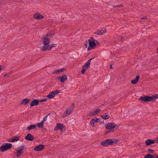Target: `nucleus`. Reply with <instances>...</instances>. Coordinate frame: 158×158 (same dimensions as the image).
Wrapping results in <instances>:
<instances>
[{
	"instance_id": "1",
	"label": "nucleus",
	"mask_w": 158,
	"mask_h": 158,
	"mask_svg": "<svg viewBox=\"0 0 158 158\" xmlns=\"http://www.w3.org/2000/svg\"><path fill=\"white\" fill-rule=\"evenodd\" d=\"M41 40H43V43L44 45L42 49L43 51H46L47 49L50 50L52 47H55L56 45L55 44H51L50 45L49 44L50 42V40L49 38L44 37H42Z\"/></svg>"
},
{
	"instance_id": "2",
	"label": "nucleus",
	"mask_w": 158,
	"mask_h": 158,
	"mask_svg": "<svg viewBox=\"0 0 158 158\" xmlns=\"http://www.w3.org/2000/svg\"><path fill=\"white\" fill-rule=\"evenodd\" d=\"M90 39L88 40L89 47L88 48V50L89 51L92 49L95 48L96 47V45L95 43L96 40L94 39L93 37L90 38Z\"/></svg>"
},
{
	"instance_id": "3",
	"label": "nucleus",
	"mask_w": 158,
	"mask_h": 158,
	"mask_svg": "<svg viewBox=\"0 0 158 158\" xmlns=\"http://www.w3.org/2000/svg\"><path fill=\"white\" fill-rule=\"evenodd\" d=\"M12 145L10 143H5L2 144L0 147V152H3L10 149Z\"/></svg>"
},
{
	"instance_id": "4",
	"label": "nucleus",
	"mask_w": 158,
	"mask_h": 158,
	"mask_svg": "<svg viewBox=\"0 0 158 158\" xmlns=\"http://www.w3.org/2000/svg\"><path fill=\"white\" fill-rule=\"evenodd\" d=\"M75 107L74 104L73 103L70 107L67 109L62 115V117L64 118L65 116H67L69 115L73 111Z\"/></svg>"
},
{
	"instance_id": "5",
	"label": "nucleus",
	"mask_w": 158,
	"mask_h": 158,
	"mask_svg": "<svg viewBox=\"0 0 158 158\" xmlns=\"http://www.w3.org/2000/svg\"><path fill=\"white\" fill-rule=\"evenodd\" d=\"M116 127V124L113 123H109L105 125L106 128L110 130V131H113L114 128Z\"/></svg>"
},
{
	"instance_id": "6",
	"label": "nucleus",
	"mask_w": 158,
	"mask_h": 158,
	"mask_svg": "<svg viewBox=\"0 0 158 158\" xmlns=\"http://www.w3.org/2000/svg\"><path fill=\"white\" fill-rule=\"evenodd\" d=\"M59 129L62 132H64L65 130V127L63 124L57 123L54 128V130L57 131Z\"/></svg>"
},
{
	"instance_id": "7",
	"label": "nucleus",
	"mask_w": 158,
	"mask_h": 158,
	"mask_svg": "<svg viewBox=\"0 0 158 158\" xmlns=\"http://www.w3.org/2000/svg\"><path fill=\"white\" fill-rule=\"evenodd\" d=\"M60 92V91L58 89H56L54 91L50 92L47 97L49 99L53 98L55 96Z\"/></svg>"
},
{
	"instance_id": "8",
	"label": "nucleus",
	"mask_w": 158,
	"mask_h": 158,
	"mask_svg": "<svg viewBox=\"0 0 158 158\" xmlns=\"http://www.w3.org/2000/svg\"><path fill=\"white\" fill-rule=\"evenodd\" d=\"M112 139H108L101 142V145L104 147H107L109 145H112Z\"/></svg>"
},
{
	"instance_id": "9",
	"label": "nucleus",
	"mask_w": 158,
	"mask_h": 158,
	"mask_svg": "<svg viewBox=\"0 0 158 158\" xmlns=\"http://www.w3.org/2000/svg\"><path fill=\"white\" fill-rule=\"evenodd\" d=\"M152 98L151 96L146 95L144 97H141L139 99V100H141L144 102L152 101Z\"/></svg>"
},
{
	"instance_id": "10",
	"label": "nucleus",
	"mask_w": 158,
	"mask_h": 158,
	"mask_svg": "<svg viewBox=\"0 0 158 158\" xmlns=\"http://www.w3.org/2000/svg\"><path fill=\"white\" fill-rule=\"evenodd\" d=\"M45 148V146L43 144H40L36 146L34 148L35 151H40L43 150Z\"/></svg>"
},
{
	"instance_id": "11",
	"label": "nucleus",
	"mask_w": 158,
	"mask_h": 158,
	"mask_svg": "<svg viewBox=\"0 0 158 158\" xmlns=\"http://www.w3.org/2000/svg\"><path fill=\"white\" fill-rule=\"evenodd\" d=\"M25 138L26 139L30 141H32L34 139V138L32 136V135L28 133L26 136L25 137Z\"/></svg>"
},
{
	"instance_id": "12",
	"label": "nucleus",
	"mask_w": 158,
	"mask_h": 158,
	"mask_svg": "<svg viewBox=\"0 0 158 158\" xmlns=\"http://www.w3.org/2000/svg\"><path fill=\"white\" fill-rule=\"evenodd\" d=\"M33 17L34 18L36 19H41L44 18V16L41 15L40 13H36L34 14Z\"/></svg>"
},
{
	"instance_id": "13",
	"label": "nucleus",
	"mask_w": 158,
	"mask_h": 158,
	"mask_svg": "<svg viewBox=\"0 0 158 158\" xmlns=\"http://www.w3.org/2000/svg\"><path fill=\"white\" fill-rule=\"evenodd\" d=\"M101 111V110L100 109H98L96 110L93 111L90 113L89 114V115L91 116L97 114Z\"/></svg>"
},
{
	"instance_id": "14",
	"label": "nucleus",
	"mask_w": 158,
	"mask_h": 158,
	"mask_svg": "<svg viewBox=\"0 0 158 158\" xmlns=\"http://www.w3.org/2000/svg\"><path fill=\"white\" fill-rule=\"evenodd\" d=\"M39 101L38 99H34L31 102L30 106L32 107L35 106H37L39 104Z\"/></svg>"
},
{
	"instance_id": "15",
	"label": "nucleus",
	"mask_w": 158,
	"mask_h": 158,
	"mask_svg": "<svg viewBox=\"0 0 158 158\" xmlns=\"http://www.w3.org/2000/svg\"><path fill=\"white\" fill-rule=\"evenodd\" d=\"M106 32V29L104 28L101 30L98 31L97 32H94L95 34H97L99 35H102L105 34Z\"/></svg>"
},
{
	"instance_id": "16",
	"label": "nucleus",
	"mask_w": 158,
	"mask_h": 158,
	"mask_svg": "<svg viewBox=\"0 0 158 158\" xmlns=\"http://www.w3.org/2000/svg\"><path fill=\"white\" fill-rule=\"evenodd\" d=\"M20 136H16L13 137V138L11 139H9L8 141L11 142H15L19 140Z\"/></svg>"
},
{
	"instance_id": "17",
	"label": "nucleus",
	"mask_w": 158,
	"mask_h": 158,
	"mask_svg": "<svg viewBox=\"0 0 158 158\" xmlns=\"http://www.w3.org/2000/svg\"><path fill=\"white\" fill-rule=\"evenodd\" d=\"M154 143V140L153 139H148L145 142V144L147 146H148L151 144H153Z\"/></svg>"
},
{
	"instance_id": "18",
	"label": "nucleus",
	"mask_w": 158,
	"mask_h": 158,
	"mask_svg": "<svg viewBox=\"0 0 158 158\" xmlns=\"http://www.w3.org/2000/svg\"><path fill=\"white\" fill-rule=\"evenodd\" d=\"M30 99L28 98H25L23 99L21 103V104L25 106L29 103L30 102Z\"/></svg>"
},
{
	"instance_id": "19",
	"label": "nucleus",
	"mask_w": 158,
	"mask_h": 158,
	"mask_svg": "<svg viewBox=\"0 0 158 158\" xmlns=\"http://www.w3.org/2000/svg\"><path fill=\"white\" fill-rule=\"evenodd\" d=\"M139 76L137 75L134 79L131 80V83L133 84H135L137 83L139 79Z\"/></svg>"
},
{
	"instance_id": "20",
	"label": "nucleus",
	"mask_w": 158,
	"mask_h": 158,
	"mask_svg": "<svg viewBox=\"0 0 158 158\" xmlns=\"http://www.w3.org/2000/svg\"><path fill=\"white\" fill-rule=\"evenodd\" d=\"M37 128L36 125H31L29 126H28L26 129L28 130L29 131L31 130L35 129H36Z\"/></svg>"
},
{
	"instance_id": "21",
	"label": "nucleus",
	"mask_w": 158,
	"mask_h": 158,
	"mask_svg": "<svg viewBox=\"0 0 158 158\" xmlns=\"http://www.w3.org/2000/svg\"><path fill=\"white\" fill-rule=\"evenodd\" d=\"M67 80V76L65 75H63L60 78V81L63 83L65 81Z\"/></svg>"
},
{
	"instance_id": "22",
	"label": "nucleus",
	"mask_w": 158,
	"mask_h": 158,
	"mask_svg": "<svg viewBox=\"0 0 158 158\" xmlns=\"http://www.w3.org/2000/svg\"><path fill=\"white\" fill-rule=\"evenodd\" d=\"M107 113H105V115H101V117L103 119H104L105 120H106L108 119L109 118V116H108V115L106 114Z\"/></svg>"
},
{
	"instance_id": "23",
	"label": "nucleus",
	"mask_w": 158,
	"mask_h": 158,
	"mask_svg": "<svg viewBox=\"0 0 158 158\" xmlns=\"http://www.w3.org/2000/svg\"><path fill=\"white\" fill-rule=\"evenodd\" d=\"M95 122H99L100 123H102L104 122V120L103 119L101 118H95Z\"/></svg>"
},
{
	"instance_id": "24",
	"label": "nucleus",
	"mask_w": 158,
	"mask_h": 158,
	"mask_svg": "<svg viewBox=\"0 0 158 158\" xmlns=\"http://www.w3.org/2000/svg\"><path fill=\"white\" fill-rule=\"evenodd\" d=\"M119 142V140L118 139H112V145L113 144H116L117 143Z\"/></svg>"
},
{
	"instance_id": "25",
	"label": "nucleus",
	"mask_w": 158,
	"mask_h": 158,
	"mask_svg": "<svg viewBox=\"0 0 158 158\" xmlns=\"http://www.w3.org/2000/svg\"><path fill=\"white\" fill-rule=\"evenodd\" d=\"M23 153L22 152H21L18 149L17 150L16 152V156L18 157H19L20 156H21V154Z\"/></svg>"
},
{
	"instance_id": "26",
	"label": "nucleus",
	"mask_w": 158,
	"mask_h": 158,
	"mask_svg": "<svg viewBox=\"0 0 158 158\" xmlns=\"http://www.w3.org/2000/svg\"><path fill=\"white\" fill-rule=\"evenodd\" d=\"M44 123L43 122L41 121V122L38 123L37 124V126L39 128H43L44 127Z\"/></svg>"
},
{
	"instance_id": "27",
	"label": "nucleus",
	"mask_w": 158,
	"mask_h": 158,
	"mask_svg": "<svg viewBox=\"0 0 158 158\" xmlns=\"http://www.w3.org/2000/svg\"><path fill=\"white\" fill-rule=\"evenodd\" d=\"M151 98H152V101H154L156 99L158 98V95L155 94V96L152 95V96H151Z\"/></svg>"
},
{
	"instance_id": "28",
	"label": "nucleus",
	"mask_w": 158,
	"mask_h": 158,
	"mask_svg": "<svg viewBox=\"0 0 158 158\" xmlns=\"http://www.w3.org/2000/svg\"><path fill=\"white\" fill-rule=\"evenodd\" d=\"M51 114V113H49V114H48L44 118L43 120L41 121L43 122L44 123V122L46 121L48 117V116Z\"/></svg>"
},
{
	"instance_id": "29",
	"label": "nucleus",
	"mask_w": 158,
	"mask_h": 158,
	"mask_svg": "<svg viewBox=\"0 0 158 158\" xmlns=\"http://www.w3.org/2000/svg\"><path fill=\"white\" fill-rule=\"evenodd\" d=\"M51 114V113H49V114H48L44 118L43 120L41 121L43 122L44 123V122L46 121L48 117V116Z\"/></svg>"
},
{
	"instance_id": "30",
	"label": "nucleus",
	"mask_w": 158,
	"mask_h": 158,
	"mask_svg": "<svg viewBox=\"0 0 158 158\" xmlns=\"http://www.w3.org/2000/svg\"><path fill=\"white\" fill-rule=\"evenodd\" d=\"M95 122V120L94 118L92 119L90 121V123L92 126L93 127H94V123Z\"/></svg>"
},
{
	"instance_id": "31",
	"label": "nucleus",
	"mask_w": 158,
	"mask_h": 158,
	"mask_svg": "<svg viewBox=\"0 0 158 158\" xmlns=\"http://www.w3.org/2000/svg\"><path fill=\"white\" fill-rule=\"evenodd\" d=\"M94 58L90 59L87 62L86 64H85L88 67H89L90 65L91 61Z\"/></svg>"
},
{
	"instance_id": "32",
	"label": "nucleus",
	"mask_w": 158,
	"mask_h": 158,
	"mask_svg": "<svg viewBox=\"0 0 158 158\" xmlns=\"http://www.w3.org/2000/svg\"><path fill=\"white\" fill-rule=\"evenodd\" d=\"M25 147V145H22L21 146L19 147V150L22 152L23 153V150L24 149Z\"/></svg>"
},
{
	"instance_id": "33",
	"label": "nucleus",
	"mask_w": 158,
	"mask_h": 158,
	"mask_svg": "<svg viewBox=\"0 0 158 158\" xmlns=\"http://www.w3.org/2000/svg\"><path fill=\"white\" fill-rule=\"evenodd\" d=\"M54 34L55 31H52L49 32V36L50 37H51L52 36H53Z\"/></svg>"
},
{
	"instance_id": "34",
	"label": "nucleus",
	"mask_w": 158,
	"mask_h": 158,
	"mask_svg": "<svg viewBox=\"0 0 158 158\" xmlns=\"http://www.w3.org/2000/svg\"><path fill=\"white\" fill-rule=\"evenodd\" d=\"M151 154H148L146 155L144 158H151Z\"/></svg>"
},
{
	"instance_id": "35",
	"label": "nucleus",
	"mask_w": 158,
	"mask_h": 158,
	"mask_svg": "<svg viewBox=\"0 0 158 158\" xmlns=\"http://www.w3.org/2000/svg\"><path fill=\"white\" fill-rule=\"evenodd\" d=\"M60 73V69H57L55 70L53 72V73L58 74Z\"/></svg>"
},
{
	"instance_id": "36",
	"label": "nucleus",
	"mask_w": 158,
	"mask_h": 158,
	"mask_svg": "<svg viewBox=\"0 0 158 158\" xmlns=\"http://www.w3.org/2000/svg\"><path fill=\"white\" fill-rule=\"evenodd\" d=\"M38 100H39V102H46L47 101V99L46 98V99H42V100L38 99Z\"/></svg>"
},
{
	"instance_id": "37",
	"label": "nucleus",
	"mask_w": 158,
	"mask_h": 158,
	"mask_svg": "<svg viewBox=\"0 0 158 158\" xmlns=\"http://www.w3.org/2000/svg\"><path fill=\"white\" fill-rule=\"evenodd\" d=\"M113 7L114 8H116L117 7H121L123 6V5L122 4H120L119 5H116V6H113Z\"/></svg>"
},
{
	"instance_id": "38",
	"label": "nucleus",
	"mask_w": 158,
	"mask_h": 158,
	"mask_svg": "<svg viewBox=\"0 0 158 158\" xmlns=\"http://www.w3.org/2000/svg\"><path fill=\"white\" fill-rule=\"evenodd\" d=\"M88 68H89V67H88L87 66H86V65L85 64L84 65H83L82 66V69H83V68L85 69H88Z\"/></svg>"
},
{
	"instance_id": "39",
	"label": "nucleus",
	"mask_w": 158,
	"mask_h": 158,
	"mask_svg": "<svg viewBox=\"0 0 158 158\" xmlns=\"http://www.w3.org/2000/svg\"><path fill=\"white\" fill-rule=\"evenodd\" d=\"M86 70V69H82L81 71V73L83 74H84L85 73V71Z\"/></svg>"
},
{
	"instance_id": "40",
	"label": "nucleus",
	"mask_w": 158,
	"mask_h": 158,
	"mask_svg": "<svg viewBox=\"0 0 158 158\" xmlns=\"http://www.w3.org/2000/svg\"><path fill=\"white\" fill-rule=\"evenodd\" d=\"M66 69V68H63L61 69H60V72H62L64 71H65Z\"/></svg>"
},
{
	"instance_id": "41",
	"label": "nucleus",
	"mask_w": 158,
	"mask_h": 158,
	"mask_svg": "<svg viewBox=\"0 0 158 158\" xmlns=\"http://www.w3.org/2000/svg\"><path fill=\"white\" fill-rule=\"evenodd\" d=\"M148 151L151 153H153L154 151L153 150L149 148H148Z\"/></svg>"
},
{
	"instance_id": "42",
	"label": "nucleus",
	"mask_w": 158,
	"mask_h": 158,
	"mask_svg": "<svg viewBox=\"0 0 158 158\" xmlns=\"http://www.w3.org/2000/svg\"><path fill=\"white\" fill-rule=\"evenodd\" d=\"M155 141V143H158V137L156 138L154 140Z\"/></svg>"
},
{
	"instance_id": "43",
	"label": "nucleus",
	"mask_w": 158,
	"mask_h": 158,
	"mask_svg": "<svg viewBox=\"0 0 158 158\" xmlns=\"http://www.w3.org/2000/svg\"><path fill=\"white\" fill-rule=\"evenodd\" d=\"M147 17L146 16H145L143 17L140 18V19H147Z\"/></svg>"
},
{
	"instance_id": "44",
	"label": "nucleus",
	"mask_w": 158,
	"mask_h": 158,
	"mask_svg": "<svg viewBox=\"0 0 158 158\" xmlns=\"http://www.w3.org/2000/svg\"><path fill=\"white\" fill-rule=\"evenodd\" d=\"M88 41H86L85 43L84 44V45L86 47H87L88 46Z\"/></svg>"
},
{
	"instance_id": "45",
	"label": "nucleus",
	"mask_w": 158,
	"mask_h": 158,
	"mask_svg": "<svg viewBox=\"0 0 158 158\" xmlns=\"http://www.w3.org/2000/svg\"><path fill=\"white\" fill-rule=\"evenodd\" d=\"M60 78H61V77L58 76L56 77V79L59 80H60Z\"/></svg>"
},
{
	"instance_id": "46",
	"label": "nucleus",
	"mask_w": 158,
	"mask_h": 158,
	"mask_svg": "<svg viewBox=\"0 0 158 158\" xmlns=\"http://www.w3.org/2000/svg\"><path fill=\"white\" fill-rule=\"evenodd\" d=\"M2 68L3 69H4V67L2 65H0V71H1V70L2 69Z\"/></svg>"
},
{
	"instance_id": "47",
	"label": "nucleus",
	"mask_w": 158,
	"mask_h": 158,
	"mask_svg": "<svg viewBox=\"0 0 158 158\" xmlns=\"http://www.w3.org/2000/svg\"><path fill=\"white\" fill-rule=\"evenodd\" d=\"M49 34H47V35H45V37L43 36V37L48 38V37L49 36Z\"/></svg>"
},
{
	"instance_id": "48",
	"label": "nucleus",
	"mask_w": 158,
	"mask_h": 158,
	"mask_svg": "<svg viewBox=\"0 0 158 158\" xmlns=\"http://www.w3.org/2000/svg\"><path fill=\"white\" fill-rule=\"evenodd\" d=\"M8 73H6L4 74V77H6L7 76H8Z\"/></svg>"
},
{
	"instance_id": "49",
	"label": "nucleus",
	"mask_w": 158,
	"mask_h": 158,
	"mask_svg": "<svg viewBox=\"0 0 158 158\" xmlns=\"http://www.w3.org/2000/svg\"><path fill=\"white\" fill-rule=\"evenodd\" d=\"M12 72H9L8 73V75H10L11 74H12Z\"/></svg>"
},
{
	"instance_id": "50",
	"label": "nucleus",
	"mask_w": 158,
	"mask_h": 158,
	"mask_svg": "<svg viewBox=\"0 0 158 158\" xmlns=\"http://www.w3.org/2000/svg\"><path fill=\"white\" fill-rule=\"evenodd\" d=\"M96 43V44H99V42H98V41H97V40H96V41H95V43Z\"/></svg>"
},
{
	"instance_id": "51",
	"label": "nucleus",
	"mask_w": 158,
	"mask_h": 158,
	"mask_svg": "<svg viewBox=\"0 0 158 158\" xmlns=\"http://www.w3.org/2000/svg\"><path fill=\"white\" fill-rule=\"evenodd\" d=\"M151 158H156V157L154 156L153 155L151 154Z\"/></svg>"
},
{
	"instance_id": "52",
	"label": "nucleus",
	"mask_w": 158,
	"mask_h": 158,
	"mask_svg": "<svg viewBox=\"0 0 158 158\" xmlns=\"http://www.w3.org/2000/svg\"><path fill=\"white\" fill-rule=\"evenodd\" d=\"M110 131H106L105 132V134H107L109 132H110Z\"/></svg>"
},
{
	"instance_id": "53",
	"label": "nucleus",
	"mask_w": 158,
	"mask_h": 158,
	"mask_svg": "<svg viewBox=\"0 0 158 158\" xmlns=\"http://www.w3.org/2000/svg\"><path fill=\"white\" fill-rule=\"evenodd\" d=\"M112 66L111 65V64H110V69H112Z\"/></svg>"
},
{
	"instance_id": "54",
	"label": "nucleus",
	"mask_w": 158,
	"mask_h": 158,
	"mask_svg": "<svg viewBox=\"0 0 158 158\" xmlns=\"http://www.w3.org/2000/svg\"><path fill=\"white\" fill-rule=\"evenodd\" d=\"M158 156V155H156V154H155L154 155V156L155 157H156V156Z\"/></svg>"
},
{
	"instance_id": "55",
	"label": "nucleus",
	"mask_w": 158,
	"mask_h": 158,
	"mask_svg": "<svg viewBox=\"0 0 158 158\" xmlns=\"http://www.w3.org/2000/svg\"><path fill=\"white\" fill-rule=\"evenodd\" d=\"M156 158H158V156H156Z\"/></svg>"
},
{
	"instance_id": "56",
	"label": "nucleus",
	"mask_w": 158,
	"mask_h": 158,
	"mask_svg": "<svg viewBox=\"0 0 158 158\" xmlns=\"http://www.w3.org/2000/svg\"><path fill=\"white\" fill-rule=\"evenodd\" d=\"M118 128V127H117V128L116 129H117Z\"/></svg>"
}]
</instances>
